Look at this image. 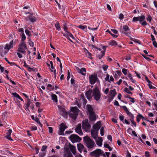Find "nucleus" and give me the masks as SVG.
I'll return each instance as SVG.
<instances>
[{
    "label": "nucleus",
    "instance_id": "24",
    "mask_svg": "<svg viewBox=\"0 0 157 157\" xmlns=\"http://www.w3.org/2000/svg\"><path fill=\"white\" fill-rule=\"evenodd\" d=\"M52 100L53 101L57 103L58 102V98L57 95L54 94H52L51 95Z\"/></svg>",
    "mask_w": 157,
    "mask_h": 157
},
{
    "label": "nucleus",
    "instance_id": "18",
    "mask_svg": "<svg viewBox=\"0 0 157 157\" xmlns=\"http://www.w3.org/2000/svg\"><path fill=\"white\" fill-rule=\"evenodd\" d=\"M12 132V130L11 129H9L8 131L7 132L6 137V138L10 140H13L10 137V136Z\"/></svg>",
    "mask_w": 157,
    "mask_h": 157
},
{
    "label": "nucleus",
    "instance_id": "51",
    "mask_svg": "<svg viewBox=\"0 0 157 157\" xmlns=\"http://www.w3.org/2000/svg\"><path fill=\"white\" fill-rule=\"evenodd\" d=\"M142 56L143 57H144L145 59L147 60L148 61H150L151 60V59L149 58L146 56L144 54H142Z\"/></svg>",
    "mask_w": 157,
    "mask_h": 157
},
{
    "label": "nucleus",
    "instance_id": "1",
    "mask_svg": "<svg viewBox=\"0 0 157 157\" xmlns=\"http://www.w3.org/2000/svg\"><path fill=\"white\" fill-rule=\"evenodd\" d=\"M83 141L85 145L89 151L92 150L96 146L94 141L88 136L83 138Z\"/></svg>",
    "mask_w": 157,
    "mask_h": 157
},
{
    "label": "nucleus",
    "instance_id": "50",
    "mask_svg": "<svg viewBox=\"0 0 157 157\" xmlns=\"http://www.w3.org/2000/svg\"><path fill=\"white\" fill-rule=\"evenodd\" d=\"M109 75L108 74H107L106 75V77L105 78V79L106 81H108L109 82H110V81H109Z\"/></svg>",
    "mask_w": 157,
    "mask_h": 157
},
{
    "label": "nucleus",
    "instance_id": "4",
    "mask_svg": "<svg viewBox=\"0 0 157 157\" xmlns=\"http://www.w3.org/2000/svg\"><path fill=\"white\" fill-rule=\"evenodd\" d=\"M69 138L73 143L79 142L82 140L80 137L75 134H72L71 135Z\"/></svg>",
    "mask_w": 157,
    "mask_h": 157
},
{
    "label": "nucleus",
    "instance_id": "2",
    "mask_svg": "<svg viewBox=\"0 0 157 157\" xmlns=\"http://www.w3.org/2000/svg\"><path fill=\"white\" fill-rule=\"evenodd\" d=\"M91 156L95 157H99L102 156L103 157H106V156L104 151L101 149H97L90 153Z\"/></svg>",
    "mask_w": 157,
    "mask_h": 157
},
{
    "label": "nucleus",
    "instance_id": "32",
    "mask_svg": "<svg viewBox=\"0 0 157 157\" xmlns=\"http://www.w3.org/2000/svg\"><path fill=\"white\" fill-rule=\"evenodd\" d=\"M145 19V16L144 15L141 16L139 17V21L140 23H141V22L144 21Z\"/></svg>",
    "mask_w": 157,
    "mask_h": 157
},
{
    "label": "nucleus",
    "instance_id": "54",
    "mask_svg": "<svg viewBox=\"0 0 157 157\" xmlns=\"http://www.w3.org/2000/svg\"><path fill=\"white\" fill-rule=\"evenodd\" d=\"M98 26L96 28H92L89 26L88 27V28L89 29L91 30H92L93 31H95V30H97L98 29Z\"/></svg>",
    "mask_w": 157,
    "mask_h": 157
},
{
    "label": "nucleus",
    "instance_id": "49",
    "mask_svg": "<svg viewBox=\"0 0 157 157\" xmlns=\"http://www.w3.org/2000/svg\"><path fill=\"white\" fill-rule=\"evenodd\" d=\"M19 47L17 49V51L21 53L24 50V48H23L21 47Z\"/></svg>",
    "mask_w": 157,
    "mask_h": 157
},
{
    "label": "nucleus",
    "instance_id": "59",
    "mask_svg": "<svg viewBox=\"0 0 157 157\" xmlns=\"http://www.w3.org/2000/svg\"><path fill=\"white\" fill-rule=\"evenodd\" d=\"M30 129L32 130H36L37 129V127L36 126H32L30 127Z\"/></svg>",
    "mask_w": 157,
    "mask_h": 157
},
{
    "label": "nucleus",
    "instance_id": "3",
    "mask_svg": "<svg viewBox=\"0 0 157 157\" xmlns=\"http://www.w3.org/2000/svg\"><path fill=\"white\" fill-rule=\"evenodd\" d=\"M92 96L96 101H98L100 98L101 97L100 91L97 87L93 89Z\"/></svg>",
    "mask_w": 157,
    "mask_h": 157
},
{
    "label": "nucleus",
    "instance_id": "12",
    "mask_svg": "<svg viewBox=\"0 0 157 157\" xmlns=\"http://www.w3.org/2000/svg\"><path fill=\"white\" fill-rule=\"evenodd\" d=\"M92 93H93V90L90 89L87 91L85 94L86 96L89 100H90L92 98Z\"/></svg>",
    "mask_w": 157,
    "mask_h": 157
},
{
    "label": "nucleus",
    "instance_id": "61",
    "mask_svg": "<svg viewBox=\"0 0 157 157\" xmlns=\"http://www.w3.org/2000/svg\"><path fill=\"white\" fill-rule=\"evenodd\" d=\"M46 154L44 152H41L39 154L40 157H44L45 155Z\"/></svg>",
    "mask_w": 157,
    "mask_h": 157
},
{
    "label": "nucleus",
    "instance_id": "9",
    "mask_svg": "<svg viewBox=\"0 0 157 157\" xmlns=\"http://www.w3.org/2000/svg\"><path fill=\"white\" fill-rule=\"evenodd\" d=\"M27 18L32 23H34L36 21V18L35 17V14L33 13H30L28 16Z\"/></svg>",
    "mask_w": 157,
    "mask_h": 157
},
{
    "label": "nucleus",
    "instance_id": "34",
    "mask_svg": "<svg viewBox=\"0 0 157 157\" xmlns=\"http://www.w3.org/2000/svg\"><path fill=\"white\" fill-rule=\"evenodd\" d=\"M82 103L84 106H85L87 102V101L86 99L85 98L84 95L82 97Z\"/></svg>",
    "mask_w": 157,
    "mask_h": 157
},
{
    "label": "nucleus",
    "instance_id": "16",
    "mask_svg": "<svg viewBox=\"0 0 157 157\" xmlns=\"http://www.w3.org/2000/svg\"><path fill=\"white\" fill-rule=\"evenodd\" d=\"M78 70L77 71L78 72L80 73L82 75L85 76L86 75V69L84 67H82L81 69L78 68Z\"/></svg>",
    "mask_w": 157,
    "mask_h": 157
},
{
    "label": "nucleus",
    "instance_id": "29",
    "mask_svg": "<svg viewBox=\"0 0 157 157\" xmlns=\"http://www.w3.org/2000/svg\"><path fill=\"white\" fill-rule=\"evenodd\" d=\"M55 26L57 30L59 31L61 30L60 24L58 21H57V22L55 24Z\"/></svg>",
    "mask_w": 157,
    "mask_h": 157
},
{
    "label": "nucleus",
    "instance_id": "52",
    "mask_svg": "<svg viewBox=\"0 0 157 157\" xmlns=\"http://www.w3.org/2000/svg\"><path fill=\"white\" fill-rule=\"evenodd\" d=\"M92 54L90 53L88 51H87V52L86 53V56L90 58V57L92 56Z\"/></svg>",
    "mask_w": 157,
    "mask_h": 157
},
{
    "label": "nucleus",
    "instance_id": "46",
    "mask_svg": "<svg viewBox=\"0 0 157 157\" xmlns=\"http://www.w3.org/2000/svg\"><path fill=\"white\" fill-rule=\"evenodd\" d=\"M139 21V17H134L133 18L132 22H136Z\"/></svg>",
    "mask_w": 157,
    "mask_h": 157
},
{
    "label": "nucleus",
    "instance_id": "30",
    "mask_svg": "<svg viewBox=\"0 0 157 157\" xmlns=\"http://www.w3.org/2000/svg\"><path fill=\"white\" fill-rule=\"evenodd\" d=\"M102 140L101 137H100V140L96 141V144L99 146H101L102 145Z\"/></svg>",
    "mask_w": 157,
    "mask_h": 157
},
{
    "label": "nucleus",
    "instance_id": "58",
    "mask_svg": "<svg viewBox=\"0 0 157 157\" xmlns=\"http://www.w3.org/2000/svg\"><path fill=\"white\" fill-rule=\"evenodd\" d=\"M128 116L130 117V121L134 120V116L131 113L130 114H129V115H128Z\"/></svg>",
    "mask_w": 157,
    "mask_h": 157
},
{
    "label": "nucleus",
    "instance_id": "64",
    "mask_svg": "<svg viewBox=\"0 0 157 157\" xmlns=\"http://www.w3.org/2000/svg\"><path fill=\"white\" fill-rule=\"evenodd\" d=\"M145 155L146 157H150V156L149 152L148 151L145 152Z\"/></svg>",
    "mask_w": 157,
    "mask_h": 157
},
{
    "label": "nucleus",
    "instance_id": "11",
    "mask_svg": "<svg viewBox=\"0 0 157 157\" xmlns=\"http://www.w3.org/2000/svg\"><path fill=\"white\" fill-rule=\"evenodd\" d=\"M75 130V132L77 133L79 135H83V133L81 129V126L80 124H78Z\"/></svg>",
    "mask_w": 157,
    "mask_h": 157
},
{
    "label": "nucleus",
    "instance_id": "38",
    "mask_svg": "<svg viewBox=\"0 0 157 157\" xmlns=\"http://www.w3.org/2000/svg\"><path fill=\"white\" fill-rule=\"evenodd\" d=\"M26 36L24 34V33H23L21 35V41H24L26 39Z\"/></svg>",
    "mask_w": 157,
    "mask_h": 157
},
{
    "label": "nucleus",
    "instance_id": "8",
    "mask_svg": "<svg viewBox=\"0 0 157 157\" xmlns=\"http://www.w3.org/2000/svg\"><path fill=\"white\" fill-rule=\"evenodd\" d=\"M16 39L14 40V39L12 40L9 44H6L4 48L5 49L9 50L13 48V45L16 44Z\"/></svg>",
    "mask_w": 157,
    "mask_h": 157
},
{
    "label": "nucleus",
    "instance_id": "33",
    "mask_svg": "<svg viewBox=\"0 0 157 157\" xmlns=\"http://www.w3.org/2000/svg\"><path fill=\"white\" fill-rule=\"evenodd\" d=\"M32 102L31 101V100L29 98H28L26 100V103L25 104V106H27V107H29L30 104Z\"/></svg>",
    "mask_w": 157,
    "mask_h": 157
},
{
    "label": "nucleus",
    "instance_id": "47",
    "mask_svg": "<svg viewBox=\"0 0 157 157\" xmlns=\"http://www.w3.org/2000/svg\"><path fill=\"white\" fill-rule=\"evenodd\" d=\"M146 19L147 21H149V22H151L152 20V17L149 14L148 15Z\"/></svg>",
    "mask_w": 157,
    "mask_h": 157
},
{
    "label": "nucleus",
    "instance_id": "14",
    "mask_svg": "<svg viewBox=\"0 0 157 157\" xmlns=\"http://www.w3.org/2000/svg\"><path fill=\"white\" fill-rule=\"evenodd\" d=\"M89 119L91 121H95L96 119L95 112L88 114Z\"/></svg>",
    "mask_w": 157,
    "mask_h": 157
},
{
    "label": "nucleus",
    "instance_id": "22",
    "mask_svg": "<svg viewBox=\"0 0 157 157\" xmlns=\"http://www.w3.org/2000/svg\"><path fill=\"white\" fill-rule=\"evenodd\" d=\"M78 114L77 113H70L69 114V116L72 119L75 120L78 117Z\"/></svg>",
    "mask_w": 157,
    "mask_h": 157
},
{
    "label": "nucleus",
    "instance_id": "45",
    "mask_svg": "<svg viewBox=\"0 0 157 157\" xmlns=\"http://www.w3.org/2000/svg\"><path fill=\"white\" fill-rule=\"evenodd\" d=\"M29 45L31 47H33L34 46V43L32 41H30V38H29Z\"/></svg>",
    "mask_w": 157,
    "mask_h": 157
},
{
    "label": "nucleus",
    "instance_id": "63",
    "mask_svg": "<svg viewBox=\"0 0 157 157\" xmlns=\"http://www.w3.org/2000/svg\"><path fill=\"white\" fill-rule=\"evenodd\" d=\"M143 26H145L147 25V23L146 21H143V22H141L140 23Z\"/></svg>",
    "mask_w": 157,
    "mask_h": 157
},
{
    "label": "nucleus",
    "instance_id": "53",
    "mask_svg": "<svg viewBox=\"0 0 157 157\" xmlns=\"http://www.w3.org/2000/svg\"><path fill=\"white\" fill-rule=\"evenodd\" d=\"M127 71L128 70L124 68H123L122 70V71L123 73L125 75H126L127 74Z\"/></svg>",
    "mask_w": 157,
    "mask_h": 157
},
{
    "label": "nucleus",
    "instance_id": "55",
    "mask_svg": "<svg viewBox=\"0 0 157 157\" xmlns=\"http://www.w3.org/2000/svg\"><path fill=\"white\" fill-rule=\"evenodd\" d=\"M25 67H26L28 69V70L30 71H35V70H34V68H31L28 65H27V66H26Z\"/></svg>",
    "mask_w": 157,
    "mask_h": 157
},
{
    "label": "nucleus",
    "instance_id": "31",
    "mask_svg": "<svg viewBox=\"0 0 157 157\" xmlns=\"http://www.w3.org/2000/svg\"><path fill=\"white\" fill-rule=\"evenodd\" d=\"M61 111L63 113V116L65 118H67V113L66 110L63 109L62 108Z\"/></svg>",
    "mask_w": 157,
    "mask_h": 157
},
{
    "label": "nucleus",
    "instance_id": "15",
    "mask_svg": "<svg viewBox=\"0 0 157 157\" xmlns=\"http://www.w3.org/2000/svg\"><path fill=\"white\" fill-rule=\"evenodd\" d=\"M64 157H73L69 149H67L64 152Z\"/></svg>",
    "mask_w": 157,
    "mask_h": 157
},
{
    "label": "nucleus",
    "instance_id": "17",
    "mask_svg": "<svg viewBox=\"0 0 157 157\" xmlns=\"http://www.w3.org/2000/svg\"><path fill=\"white\" fill-rule=\"evenodd\" d=\"M86 107L89 114L94 112L93 108L90 105H87Z\"/></svg>",
    "mask_w": 157,
    "mask_h": 157
},
{
    "label": "nucleus",
    "instance_id": "57",
    "mask_svg": "<svg viewBox=\"0 0 157 157\" xmlns=\"http://www.w3.org/2000/svg\"><path fill=\"white\" fill-rule=\"evenodd\" d=\"M86 27V26H83L82 25H79L78 27L82 30H84Z\"/></svg>",
    "mask_w": 157,
    "mask_h": 157
},
{
    "label": "nucleus",
    "instance_id": "28",
    "mask_svg": "<svg viewBox=\"0 0 157 157\" xmlns=\"http://www.w3.org/2000/svg\"><path fill=\"white\" fill-rule=\"evenodd\" d=\"M105 55V52L103 51H101L100 52V54H98L97 56V57L99 59H101L103 56H104Z\"/></svg>",
    "mask_w": 157,
    "mask_h": 157
},
{
    "label": "nucleus",
    "instance_id": "62",
    "mask_svg": "<svg viewBox=\"0 0 157 157\" xmlns=\"http://www.w3.org/2000/svg\"><path fill=\"white\" fill-rule=\"evenodd\" d=\"M108 67V65H104L103 66V70L105 71H106L107 70Z\"/></svg>",
    "mask_w": 157,
    "mask_h": 157
},
{
    "label": "nucleus",
    "instance_id": "39",
    "mask_svg": "<svg viewBox=\"0 0 157 157\" xmlns=\"http://www.w3.org/2000/svg\"><path fill=\"white\" fill-rule=\"evenodd\" d=\"M141 114H139L136 116V121L138 122H139L140 121V119L141 118Z\"/></svg>",
    "mask_w": 157,
    "mask_h": 157
},
{
    "label": "nucleus",
    "instance_id": "41",
    "mask_svg": "<svg viewBox=\"0 0 157 157\" xmlns=\"http://www.w3.org/2000/svg\"><path fill=\"white\" fill-rule=\"evenodd\" d=\"M11 94L14 97H16L18 98L20 96L19 95L17 94V93H12Z\"/></svg>",
    "mask_w": 157,
    "mask_h": 157
},
{
    "label": "nucleus",
    "instance_id": "60",
    "mask_svg": "<svg viewBox=\"0 0 157 157\" xmlns=\"http://www.w3.org/2000/svg\"><path fill=\"white\" fill-rule=\"evenodd\" d=\"M145 79L147 82L148 83H152V82L149 80V79L148 78V77H147V76H146V75L145 76Z\"/></svg>",
    "mask_w": 157,
    "mask_h": 157
},
{
    "label": "nucleus",
    "instance_id": "13",
    "mask_svg": "<svg viewBox=\"0 0 157 157\" xmlns=\"http://www.w3.org/2000/svg\"><path fill=\"white\" fill-rule=\"evenodd\" d=\"M101 127V125L99 123H96L93 126V129H92L94 131L98 132Z\"/></svg>",
    "mask_w": 157,
    "mask_h": 157
},
{
    "label": "nucleus",
    "instance_id": "40",
    "mask_svg": "<svg viewBox=\"0 0 157 157\" xmlns=\"http://www.w3.org/2000/svg\"><path fill=\"white\" fill-rule=\"evenodd\" d=\"M47 146L45 145H43L42 147L41 151H44L46 150L47 149Z\"/></svg>",
    "mask_w": 157,
    "mask_h": 157
},
{
    "label": "nucleus",
    "instance_id": "21",
    "mask_svg": "<svg viewBox=\"0 0 157 157\" xmlns=\"http://www.w3.org/2000/svg\"><path fill=\"white\" fill-rule=\"evenodd\" d=\"M70 110L71 111V112L72 113H77L78 114V113L79 111V110L78 108L76 106L72 107L71 108Z\"/></svg>",
    "mask_w": 157,
    "mask_h": 157
},
{
    "label": "nucleus",
    "instance_id": "35",
    "mask_svg": "<svg viewBox=\"0 0 157 157\" xmlns=\"http://www.w3.org/2000/svg\"><path fill=\"white\" fill-rule=\"evenodd\" d=\"M67 34H66L67 35V37L69 36L73 39H75V37L71 33L69 32L68 31H67Z\"/></svg>",
    "mask_w": 157,
    "mask_h": 157
},
{
    "label": "nucleus",
    "instance_id": "48",
    "mask_svg": "<svg viewBox=\"0 0 157 157\" xmlns=\"http://www.w3.org/2000/svg\"><path fill=\"white\" fill-rule=\"evenodd\" d=\"M63 36L66 37L68 40H70L71 42L73 43V41L68 37H67V35L64 33H63Z\"/></svg>",
    "mask_w": 157,
    "mask_h": 157
},
{
    "label": "nucleus",
    "instance_id": "37",
    "mask_svg": "<svg viewBox=\"0 0 157 157\" xmlns=\"http://www.w3.org/2000/svg\"><path fill=\"white\" fill-rule=\"evenodd\" d=\"M124 91L125 92H126L127 93L130 94L132 95V92H131V91H130L129 90L127 87H125L124 89Z\"/></svg>",
    "mask_w": 157,
    "mask_h": 157
},
{
    "label": "nucleus",
    "instance_id": "56",
    "mask_svg": "<svg viewBox=\"0 0 157 157\" xmlns=\"http://www.w3.org/2000/svg\"><path fill=\"white\" fill-rule=\"evenodd\" d=\"M25 67H26L28 69V70L30 71H35V70H34V68H31L28 65H27V66H26Z\"/></svg>",
    "mask_w": 157,
    "mask_h": 157
},
{
    "label": "nucleus",
    "instance_id": "44",
    "mask_svg": "<svg viewBox=\"0 0 157 157\" xmlns=\"http://www.w3.org/2000/svg\"><path fill=\"white\" fill-rule=\"evenodd\" d=\"M63 25L64 30L67 33V30L68 29V28L67 27V24L66 23H64L63 24Z\"/></svg>",
    "mask_w": 157,
    "mask_h": 157
},
{
    "label": "nucleus",
    "instance_id": "42",
    "mask_svg": "<svg viewBox=\"0 0 157 157\" xmlns=\"http://www.w3.org/2000/svg\"><path fill=\"white\" fill-rule=\"evenodd\" d=\"M25 32L27 35L29 37H30L31 36L30 31L28 29L25 30Z\"/></svg>",
    "mask_w": 157,
    "mask_h": 157
},
{
    "label": "nucleus",
    "instance_id": "23",
    "mask_svg": "<svg viewBox=\"0 0 157 157\" xmlns=\"http://www.w3.org/2000/svg\"><path fill=\"white\" fill-rule=\"evenodd\" d=\"M70 151H71L74 155H75L76 153V148L73 145H71L70 146Z\"/></svg>",
    "mask_w": 157,
    "mask_h": 157
},
{
    "label": "nucleus",
    "instance_id": "25",
    "mask_svg": "<svg viewBox=\"0 0 157 157\" xmlns=\"http://www.w3.org/2000/svg\"><path fill=\"white\" fill-rule=\"evenodd\" d=\"M109 45L115 47L117 45H118L117 42L114 40H112L109 41Z\"/></svg>",
    "mask_w": 157,
    "mask_h": 157
},
{
    "label": "nucleus",
    "instance_id": "27",
    "mask_svg": "<svg viewBox=\"0 0 157 157\" xmlns=\"http://www.w3.org/2000/svg\"><path fill=\"white\" fill-rule=\"evenodd\" d=\"M19 47H23L25 49L27 48V45L24 41H21V44L19 45Z\"/></svg>",
    "mask_w": 157,
    "mask_h": 157
},
{
    "label": "nucleus",
    "instance_id": "26",
    "mask_svg": "<svg viewBox=\"0 0 157 157\" xmlns=\"http://www.w3.org/2000/svg\"><path fill=\"white\" fill-rule=\"evenodd\" d=\"M117 94V93L115 89L110 90L109 92V94L112 97V98H114Z\"/></svg>",
    "mask_w": 157,
    "mask_h": 157
},
{
    "label": "nucleus",
    "instance_id": "5",
    "mask_svg": "<svg viewBox=\"0 0 157 157\" xmlns=\"http://www.w3.org/2000/svg\"><path fill=\"white\" fill-rule=\"evenodd\" d=\"M97 74H94L90 75L89 76V81L91 85H94L95 83L98 81V78Z\"/></svg>",
    "mask_w": 157,
    "mask_h": 157
},
{
    "label": "nucleus",
    "instance_id": "10",
    "mask_svg": "<svg viewBox=\"0 0 157 157\" xmlns=\"http://www.w3.org/2000/svg\"><path fill=\"white\" fill-rule=\"evenodd\" d=\"M129 30H130V29L128 26L127 25H124L123 26L122 29L121 28L120 31L121 33L127 35L128 34L127 32Z\"/></svg>",
    "mask_w": 157,
    "mask_h": 157
},
{
    "label": "nucleus",
    "instance_id": "36",
    "mask_svg": "<svg viewBox=\"0 0 157 157\" xmlns=\"http://www.w3.org/2000/svg\"><path fill=\"white\" fill-rule=\"evenodd\" d=\"M4 50L2 46H0V55L1 56H3Z\"/></svg>",
    "mask_w": 157,
    "mask_h": 157
},
{
    "label": "nucleus",
    "instance_id": "6",
    "mask_svg": "<svg viewBox=\"0 0 157 157\" xmlns=\"http://www.w3.org/2000/svg\"><path fill=\"white\" fill-rule=\"evenodd\" d=\"M91 125L89 123L87 120H85L82 121V128L86 132H88L90 130Z\"/></svg>",
    "mask_w": 157,
    "mask_h": 157
},
{
    "label": "nucleus",
    "instance_id": "7",
    "mask_svg": "<svg viewBox=\"0 0 157 157\" xmlns=\"http://www.w3.org/2000/svg\"><path fill=\"white\" fill-rule=\"evenodd\" d=\"M67 128V126L63 123H61L59 125V130L58 131V134L59 135H64V132Z\"/></svg>",
    "mask_w": 157,
    "mask_h": 157
},
{
    "label": "nucleus",
    "instance_id": "20",
    "mask_svg": "<svg viewBox=\"0 0 157 157\" xmlns=\"http://www.w3.org/2000/svg\"><path fill=\"white\" fill-rule=\"evenodd\" d=\"M77 148L78 151L80 152L81 153L83 149L85 147L81 143H79L77 144Z\"/></svg>",
    "mask_w": 157,
    "mask_h": 157
},
{
    "label": "nucleus",
    "instance_id": "19",
    "mask_svg": "<svg viewBox=\"0 0 157 157\" xmlns=\"http://www.w3.org/2000/svg\"><path fill=\"white\" fill-rule=\"evenodd\" d=\"M98 132L91 130V133L92 137L94 139H96L98 137Z\"/></svg>",
    "mask_w": 157,
    "mask_h": 157
},
{
    "label": "nucleus",
    "instance_id": "43",
    "mask_svg": "<svg viewBox=\"0 0 157 157\" xmlns=\"http://www.w3.org/2000/svg\"><path fill=\"white\" fill-rule=\"evenodd\" d=\"M100 134L101 136H103L104 135V128L103 127H102L100 130Z\"/></svg>",
    "mask_w": 157,
    "mask_h": 157
}]
</instances>
